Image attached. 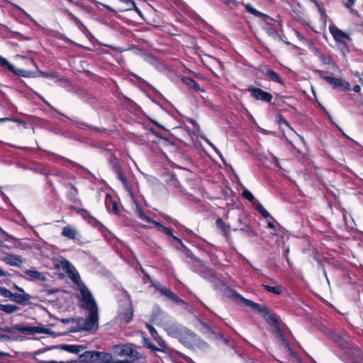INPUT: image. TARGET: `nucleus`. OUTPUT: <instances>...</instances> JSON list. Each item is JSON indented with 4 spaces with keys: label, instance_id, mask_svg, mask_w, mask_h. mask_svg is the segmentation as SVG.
Returning <instances> with one entry per match:
<instances>
[{
    "label": "nucleus",
    "instance_id": "f257e3e1",
    "mask_svg": "<svg viewBox=\"0 0 363 363\" xmlns=\"http://www.w3.org/2000/svg\"><path fill=\"white\" fill-rule=\"evenodd\" d=\"M230 296L236 301H241L247 306H250L257 313H261L265 321L274 328L275 337L281 341L285 337L283 331L281 330L279 322L276 315L271 312L269 308L264 305H260L251 300L247 299L242 296L235 290L231 289L230 291Z\"/></svg>",
    "mask_w": 363,
    "mask_h": 363
},
{
    "label": "nucleus",
    "instance_id": "f03ea898",
    "mask_svg": "<svg viewBox=\"0 0 363 363\" xmlns=\"http://www.w3.org/2000/svg\"><path fill=\"white\" fill-rule=\"evenodd\" d=\"M81 298V307L89 311V315L83 324L79 326L81 331H90L96 330L99 325V308L92 294L85 286L79 289Z\"/></svg>",
    "mask_w": 363,
    "mask_h": 363
},
{
    "label": "nucleus",
    "instance_id": "7ed1b4c3",
    "mask_svg": "<svg viewBox=\"0 0 363 363\" xmlns=\"http://www.w3.org/2000/svg\"><path fill=\"white\" fill-rule=\"evenodd\" d=\"M137 213L139 218L147 223H152L157 228V231L164 233L167 237V241L174 245L176 248L179 250L186 248L182 240L179 238L173 235L174 230L172 228L165 227L160 222L153 220L148 216L145 215L142 209H139Z\"/></svg>",
    "mask_w": 363,
    "mask_h": 363
},
{
    "label": "nucleus",
    "instance_id": "20e7f679",
    "mask_svg": "<svg viewBox=\"0 0 363 363\" xmlns=\"http://www.w3.org/2000/svg\"><path fill=\"white\" fill-rule=\"evenodd\" d=\"M199 330L208 338L220 341L225 345L231 349L235 348V342L232 339L224 337L221 333L215 330L207 323L201 320L199 323Z\"/></svg>",
    "mask_w": 363,
    "mask_h": 363
},
{
    "label": "nucleus",
    "instance_id": "39448f33",
    "mask_svg": "<svg viewBox=\"0 0 363 363\" xmlns=\"http://www.w3.org/2000/svg\"><path fill=\"white\" fill-rule=\"evenodd\" d=\"M4 332H7L10 334L9 336H8L9 338H13L15 339L16 337V333L20 332L25 335H34L37 333H43V334H48L49 333V329L45 328L43 327H39V326H27V325H23L20 324L14 325L12 327H6L3 329H1Z\"/></svg>",
    "mask_w": 363,
    "mask_h": 363
},
{
    "label": "nucleus",
    "instance_id": "423d86ee",
    "mask_svg": "<svg viewBox=\"0 0 363 363\" xmlns=\"http://www.w3.org/2000/svg\"><path fill=\"white\" fill-rule=\"evenodd\" d=\"M145 284L150 283L156 291H159L161 295L167 297L175 303H184V301L175 294L170 289L164 287L160 281L152 279L150 274H145L143 279Z\"/></svg>",
    "mask_w": 363,
    "mask_h": 363
},
{
    "label": "nucleus",
    "instance_id": "0eeeda50",
    "mask_svg": "<svg viewBox=\"0 0 363 363\" xmlns=\"http://www.w3.org/2000/svg\"><path fill=\"white\" fill-rule=\"evenodd\" d=\"M318 77L325 80L331 87L338 91H347L351 90L350 84L340 77H335L325 75L324 71L315 69L314 71Z\"/></svg>",
    "mask_w": 363,
    "mask_h": 363
},
{
    "label": "nucleus",
    "instance_id": "6e6552de",
    "mask_svg": "<svg viewBox=\"0 0 363 363\" xmlns=\"http://www.w3.org/2000/svg\"><path fill=\"white\" fill-rule=\"evenodd\" d=\"M137 346L133 343H127L116 346L118 354L121 357H129L132 361H137L143 358V355L136 350Z\"/></svg>",
    "mask_w": 363,
    "mask_h": 363
},
{
    "label": "nucleus",
    "instance_id": "1a4fd4ad",
    "mask_svg": "<svg viewBox=\"0 0 363 363\" xmlns=\"http://www.w3.org/2000/svg\"><path fill=\"white\" fill-rule=\"evenodd\" d=\"M328 29L337 44L342 45L344 47L348 48L347 41H350L351 38L347 33H345L335 25H330Z\"/></svg>",
    "mask_w": 363,
    "mask_h": 363
},
{
    "label": "nucleus",
    "instance_id": "9d476101",
    "mask_svg": "<svg viewBox=\"0 0 363 363\" xmlns=\"http://www.w3.org/2000/svg\"><path fill=\"white\" fill-rule=\"evenodd\" d=\"M247 91L250 94L251 97L257 101L270 103L273 99V96L271 93L265 91L260 88L255 87L253 85H250L247 88Z\"/></svg>",
    "mask_w": 363,
    "mask_h": 363
},
{
    "label": "nucleus",
    "instance_id": "9b49d317",
    "mask_svg": "<svg viewBox=\"0 0 363 363\" xmlns=\"http://www.w3.org/2000/svg\"><path fill=\"white\" fill-rule=\"evenodd\" d=\"M318 57L322 65H328V68L334 72H340L338 65L330 55L319 52Z\"/></svg>",
    "mask_w": 363,
    "mask_h": 363
},
{
    "label": "nucleus",
    "instance_id": "f8f14e48",
    "mask_svg": "<svg viewBox=\"0 0 363 363\" xmlns=\"http://www.w3.org/2000/svg\"><path fill=\"white\" fill-rule=\"evenodd\" d=\"M179 340L186 347H191L196 340V335L189 330H186L179 335Z\"/></svg>",
    "mask_w": 363,
    "mask_h": 363
},
{
    "label": "nucleus",
    "instance_id": "ddd939ff",
    "mask_svg": "<svg viewBox=\"0 0 363 363\" xmlns=\"http://www.w3.org/2000/svg\"><path fill=\"white\" fill-rule=\"evenodd\" d=\"M113 355L109 352L95 351L94 363H113Z\"/></svg>",
    "mask_w": 363,
    "mask_h": 363
},
{
    "label": "nucleus",
    "instance_id": "4468645a",
    "mask_svg": "<svg viewBox=\"0 0 363 363\" xmlns=\"http://www.w3.org/2000/svg\"><path fill=\"white\" fill-rule=\"evenodd\" d=\"M71 208L73 209V211H74L77 214L80 215L84 219L86 220L91 225L99 223V220L92 216L87 210L74 206L71 207Z\"/></svg>",
    "mask_w": 363,
    "mask_h": 363
},
{
    "label": "nucleus",
    "instance_id": "2eb2a0df",
    "mask_svg": "<svg viewBox=\"0 0 363 363\" xmlns=\"http://www.w3.org/2000/svg\"><path fill=\"white\" fill-rule=\"evenodd\" d=\"M30 298L31 296L27 293H24V294L13 293L10 300L16 303L25 306L29 302Z\"/></svg>",
    "mask_w": 363,
    "mask_h": 363
},
{
    "label": "nucleus",
    "instance_id": "dca6fc26",
    "mask_svg": "<svg viewBox=\"0 0 363 363\" xmlns=\"http://www.w3.org/2000/svg\"><path fill=\"white\" fill-rule=\"evenodd\" d=\"M106 207L109 212L116 215L120 213L118 204L116 201L113 200L110 195H106L105 200Z\"/></svg>",
    "mask_w": 363,
    "mask_h": 363
},
{
    "label": "nucleus",
    "instance_id": "f3484780",
    "mask_svg": "<svg viewBox=\"0 0 363 363\" xmlns=\"http://www.w3.org/2000/svg\"><path fill=\"white\" fill-rule=\"evenodd\" d=\"M182 81L190 90H193L194 91H197V92L198 91H201V92L205 91V89H201L198 82L191 77H184L182 78Z\"/></svg>",
    "mask_w": 363,
    "mask_h": 363
},
{
    "label": "nucleus",
    "instance_id": "a211bd4d",
    "mask_svg": "<svg viewBox=\"0 0 363 363\" xmlns=\"http://www.w3.org/2000/svg\"><path fill=\"white\" fill-rule=\"evenodd\" d=\"M265 77L269 81L277 82L281 85H284V80L279 74L271 68H267L264 73Z\"/></svg>",
    "mask_w": 363,
    "mask_h": 363
},
{
    "label": "nucleus",
    "instance_id": "6ab92c4d",
    "mask_svg": "<svg viewBox=\"0 0 363 363\" xmlns=\"http://www.w3.org/2000/svg\"><path fill=\"white\" fill-rule=\"evenodd\" d=\"M330 338L342 350H346L350 346L349 342L338 334L333 333Z\"/></svg>",
    "mask_w": 363,
    "mask_h": 363
},
{
    "label": "nucleus",
    "instance_id": "aec40b11",
    "mask_svg": "<svg viewBox=\"0 0 363 363\" xmlns=\"http://www.w3.org/2000/svg\"><path fill=\"white\" fill-rule=\"evenodd\" d=\"M4 262L7 264L13 267H21L23 263V261L19 256L12 254H9L5 257L4 258Z\"/></svg>",
    "mask_w": 363,
    "mask_h": 363
},
{
    "label": "nucleus",
    "instance_id": "412c9836",
    "mask_svg": "<svg viewBox=\"0 0 363 363\" xmlns=\"http://www.w3.org/2000/svg\"><path fill=\"white\" fill-rule=\"evenodd\" d=\"M133 306L129 303L128 307L121 314V319L125 323H129L133 318Z\"/></svg>",
    "mask_w": 363,
    "mask_h": 363
},
{
    "label": "nucleus",
    "instance_id": "4be33fe9",
    "mask_svg": "<svg viewBox=\"0 0 363 363\" xmlns=\"http://www.w3.org/2000/svg\"><path fill=\"white\" fill-rule=\"evenodd\" d=\"M245 11L255 16L265 20L266 18H270L267 14L263 13L256 9H255L250 4H246L244 5Z\"/></svg>",
    "mask_w": 363,
    "mask_h": 363
},
{
    "label": "nucleus",
    "instance_id": "5701e85b",
    "mask_svg": "<svg viewBox=\"0 0 363 363\" xmlns=\"http://www.w3.org/2000/svg\"><path fill=\"white\" fill-rule=\"evenodd\" d=\"M95 351H85L79 354V359L81 362L94 363Z\"/></svg>",
    "mask_w": 363,
    "mask_h": 363
},
{
    "label": "nucleus",
    "instance_id": "b1692460",
    "mask_svg": "<svg viewBox=\"0 0 363 363\" xmlns=\"http://www.w3.org/2000/svg\"><path fill=\"white\" fill-rule=\"evenodd\" d=\"M61 348L62 350L70 353L79 354L84 347L82 345H62Z\"/></svg>",
    "mask_w": 363,
    "mask_h": 363
},
{
    "label": "nucleus",
    "instance_id": "393cba45",
    "mask_svg": "<svg viewBox=\"0 0 363 363\" xmlns=\"http://www.w3.org/2000/svg\"><path fill=\"white\" fill-rule=\"evenodd\" d=\"M261 287L262 289H264L266 291L272 293L276 295H280L283 292L282 286H281V285H279V284L274 286H269V285H266V284H262Z\"/></svg>",
    "mask_w": 363,
    "mask_h": 363
},
{
    "label": "nucleus",
    "instance_id": "a878e982",
    "mask_svg": "<svg viewBox=\"0 0 363 363\" xmlns=\"http://www.w3.org/2000/svg\"><path fill=\"white\" fill-rule=\"evenodd\" d=\"M20 308L13 304H0V311L7 314L13 313L18 311Z\"/></svg>",
    "mask_w": 363,
    "mask_h": 363
},
{
    "label": "nucleus",
    "instance_id": "bb28decb",
    "mask_svg": "<svg viewBox=\"0 0 363 363\" xmlns=\"http://www.w3.org/2000/svg\"><path fill=\"white\" fill-rule=\"evenodd\" d=\"M25 273L27 275L30 276V277H32L36 280H40V281H45L46 280L45 276L43 273H41L38 271L28 269L25 272Z\"/></svg>",
    "mask_w": 363,
    "mask_h": 363
},
{
    "label": "nucleus",
    "instance_id": "cd10ccee",
    "mask_svg": "<svg viewBox=\"0 0 363 363\" xmlns=\"http://www.w3.org/2000/svg\"><path fill=\"white\" fill-rule=\"evenodd\" d=\"M61 235L63 237L74 240L76 238L77 232L69 226H65L63 228Z\"/></svg>",
    "mask_w": 363,
    "mask_h": 363
},
{
    "label": "nucleus",
    "instance_id": "c85d7f7f",
    "mask_svg": "<svg viewBox=\"0 0 363 363\" xmlns=\"http://www.w3.org/2000/svg\"><path fill=\"white\" fill-rule=\"evenodd\" d=\"M0 66L3 68H6L9 71H10L13 73H15V74L17 73L15 67L13 65L10 64L6 58L1 57V55H0Z\"/></svg>",
    "mask_w": 363,
    "mask_h": 363
},
{
    "label": "nucleus",
    "instance_id": "c756f323",
    "mask_svg": "<svg viewBox=\"0 0 363 363\" xmlns=\"http://www.w3.org/2000/svg\"><path fill=\"white\" fill-rule=\"evenodd\" d=\"M255 206V209L264 218H270L274 220V218L270 215V213L264 208V206L258 201Z\"/></svg>",
    "mask_w": 363,
    "mask_h": 363
},
{
    "label": "nucleus",
    "instance_id": "7c9ffc66",
    "mask_svg": "<svg viewBox=\"0 0 363 363\" xmlns=\"http://www.w3.org/2000/svg\"><path fill=\"white\" fill-rule=\"evenodd\" d=\"M150 133L151 134H152L153 135H155V137H157V138L164 140V143H166V144L170 143L167 133H160V132H158V131H157V130H154L152 128L150 129Z\"/></svg>",
    "mask_w": 363,
    "mask_h": 363
},
{
    "label": "nucleus",
    "instance_id": "2f4dec72",
    "mask_svg": "<svg viewBox=\"0 0 363 363\" xmlns=\"http://www.w3.org/2000/svg\"><path fill=\"white\" fill-rule=\"evenodd\" d=\"M217 228L220 230L225 235L228 234V227L225 225L221 218H218L216 220Z\"/></svg>",
    "mask_w": 363,
    "mask_h": 363
},
{
    "label": "nucleus",
    "instance_id": "473e14b6",
    "mask_svg": "<svg viewBox=\"0 0 363 363\" xmlns=\"http://www.w3.org/2000/svg\"><path fill=\"white\" fill-rule=\"evenodd\" d=\"M242 196L243 198L248 200L253 205H255L258 202V201L255 199L252 194L247 189H244L242 191Z\"/></svg>",
    "mask_w": 363,
    "mask_h": 363
},
{
    "label": "nucleus",
    "instance_id": "72a5a7b5",
    "mask_svg": "<svg viewBox=\"0 0 363 363\" xmlns=\"http://www.w3.org/2000/svg\"><path fill=\"white\" fill-rule=\"evenodd\" d=\"M277 123L279 125V126L280 128H281V126L284 125H285L286 128H288L290 130H291L292 132H294V133H296L294 129L292 128V127L290 125L289 121L281 115V114H279V116H278V120H277Z\"/></svg>",
    "mask_w": 363,
    "mask_h": 363
},
{
    "label": "nucleus",
    "instance_id": "f704fd0d",
    "mask_svg": "<svg viewBox=\"0 0 363 363\" xmlns=\"http://www.w3.org/2000/svg\"><path fill=\"white\" fill-rule=\"evenodd\" d=\"M109 163L111 165L113 171H116L121 168L118 159L116 157L115 154L112 153L109 160Z\"/></svg>",
    "mask_w": 363,
    "mask_h": 363
},
{
    "label": "nucleus",
    "instance_id": "c9c22d12",
    "mask_svg": "<svg viewBox=\"0 0 363 363\" xmlns=\"http://www.w3.org/2000/svg\"><path fill=\"white\" fill-rule=\"evenodd\" d=\"M8 121H13L15 123H17L19 125H23L26 128V123L21 119L19 118H15L12 117H5V118H0V123L8 122Z\"/></svg>",
    "mask_w": 363,
    "mask_h": 363
},
{
    "label": "nucleus",
    "instance_id": "e433bc0d",
    "mask_svg": "<svg viewBox=\"0 0 363 363\" xmlns=\"http://www.w3.org/2000/svg\"><path fill=\"white\" fill-rule=\"evenodd\" d=\"M77 124L79 126V127H83V128H85L86 129H88V130H93V131H95L96 133H101L103 131L105 130V129H101L100 128H98V127H95V126H92V125H89L85 123H83V122H79V123H77Z\"/></svg>",
    "mask_w": 363,
    "mask_h": 363
},
{
    "label": "nucleus",
    "instance_id": "4c0bfd02",
    "mask_svg": "<svg viewBox=\"0 0 363 363\" xmlns=\"http://www.w3.org/2000/svg\"><path fill=\"white\" fill-rule=\"evenodd\" d=\"M144 346L152 351H158L159 349L146 337H143Z\"/></svg>",
    "mask_w": 363,
    "mask_h": 363
},
{
    "label": "nucleus",
    "instance_id": "58836bf2",
    "mask_svg": "<svg viewBox=\"0 0 363 363\" xmlns=\"http://www.w3.org/2000/svg\"><path fill=\"white\" fill-rule=\"evenodd\" d=\"M114 173L116 174L117 179H119L123 184H127V179L122 171V168L114 171Z\"/></svg>",
    "mask_w": 363,
    "mask_h": 363
},
{
    "label": "nucleus",
    "instance_id": "ea45409f",
    "mask_svg": "<svg viewBox=\"0 0 363 363\" xmlns=\"http://www.w3.org/2000/svg\"><path fill=\"white\" fill-rule=\"evenodd\" d=\"M13 292H11L10 290L3 287L0 286V295L5 298H9L11 299Z\"/></svg>",
    "mask_w": 363,
    "mask_h": 363
},
{
    "label": "nucleus",
    "instance_id": "a19ab883",
    "mask_svg": "<svg viewBox=\"0 0 363 363\" xmlns=\"http://www.w3.org/2000/svg\"><path fill=\"white\" fill-rule=\"evenodd\" d=\"M147 328L150 332V334L151 335V336L155 339V340H157V338L159 337V335H158V333L156 330V329L151 325L150 324H147Z\"/></svg>",
    "mask_w": 363,
    "mask_h": 363
},
{
    "label": "nucleus",
    "instance_id": "79ce46f5",
    "mask_svg": "<svg viewBox=\"0 0 363 363\" xmlns=\"http://www.w3.org/2000/svg\"><path fill=\"white\" fill-rule=\"evenodd\" d=\"M65 12H66V13H67V15L68 18H69L71 21H72L73 22H74V23H75L76 25H79V24L82 23H81V21H80V20H79V19L76 16H74V15L71 11H69L67 10Z\"/></svg>",
    "mask_w": 363,
    "mask_h": 363
},
{
    "label": "nucleus",
    "instance_id": "37998d69",
    "mask_svg": "<svg viewBox=\"0 0 363 363\" xmlns=\"http://www.w3.org/2000/svg\"><path fill=\"white\" fill-rule=\"evenodd\" d=\"M240 230L245 232L250 236L257 235L256 233L252 229V228L247 225H246L245 228H240Z\"/></svg>",
    "mask_w": 363,
    "mask_h": 363
},
{
    "label": "nucleus",
    "instance_id": "c03bdc74",
    "mask_svg": "<svg viewBox=\"0 0 363 363\" xmlns=\"http://www.w3.org/2000/svg\"><path fill=\"white\" fill-rule=\"evenodd\" d=\"M121 2L124 3L127 6L125 10H131L133 7H135V2L133 0H119Z\"/></svg>",
    "mask_w": 363,
    "mask_h": 363
},
{
    "label": "nucleus",
    "instance_id": "a18cd8bd",
    "mask_svg": "<svg viewBox=\"0 0 363 363\" xmlns=\"http://www.w3.org/2000/svg\"><path fill=\"white\" fill-rule=\"evenodd\" d=\"M283 346L291 353V354H294V351L293 350L291 349V346H290V344H289V342L288 341V340L284 337L283 340H281L280 341Z\"/></svg>",
    "mask_w": 363,
    "mask_h": 363
},
{
    "label": "nucleus",
    "instance_id": "49530a36",
    "mask_svg": "<svg viewBox=\"0 0 363 363\" xmlns=\"http://www.w3.org/2000/svg\"><path fill=\"white\" fill-rule=\"evenodd\" d=\"M355 3V0H343L342 4L345 6V8L348 9H351V11L353 12V9H352V7L354 6Z\"/></svg>",
    "mask_w": 363,
    "mask_h": 363
},
{
    "label": "nucleus",
    "instance_id": "de8ad7c7",
    "mask_svg": "<svg viewBox=\"0 0 363 363\" xmlns=\"http://www.w3.org/2000/svg\"><path fill=\"white\" fill-rule=\"evenodd\" d=\"M347 363H363V353L359 354L354 359Z\"/></svg>",
    "mask_w": 363,
    "mask_h": 363
},
{
    "label": "nucleus",
    "instance_id": "09e8293b",
    "mask_svg": "<svg viewBox=\"0 0 363 363\" xmlns=\"http://www.w3.org/2000/svg\"><path fill=\"white\" fill-rule=\"evenodd\" d=\"M40 75L43 77L48 78V79H54L57 77V74L55 73H50V72H41Z\"/></svg>",
    "mask_w": 363,
    "mask_h": 363
},
{
    "label": "nucleus",
    "instance_id": "8fccbe9b",
    "mask_svg": "<svg viewBox=\"0 0 363 363\" xmlns=\"http://www.w3.org/2000/svg\"><path fill=\"white\" fill-rule=\"evenodd\" d=\"M315 259L318 261L319 267L321 268V269H322L325 277H327L326 270H325L324 264H323V263L322 262V259H319L318 256H315Z\"/></svg>",
    "mask_w": 363,
    "mask_h": 363
},
{
    "label": "nucleus",
    "instance_id": "3c124183",
    "mask_svg": "<svg viewBox=\"0 0 363 363\" xmlns=\"http://www.w3.org/2000/svg\"><path fill=\"white\" fill-rule=\"evenodd\" d=\"M186 121L190 123L191 124L193 125L194 128L196 130H200V126L199 125V123L196 122V121H195L194 119H192L191 118H189L186 119Z\"/></svg>",
    "mask_w": 363,
    "mask_h": 363
},
{
    "label": "nucleus",
    "instance_id": "603ef678",
    "mask_svg": "<svg viewBox=\"0 0 363 363\" xmlns=\"http://www.w3.org/2000/svg\"><path fill=\"white\" fill-rule=\"evenodd\" d=\"M52 175H54L55 177H56L57 178V181L59 182H62V181H64L65 179V176L62 172H56L55 174H52Z\"/></svg>",
    "mask_w": 363,
    "mask_h": 363
},
{
    "label": "nucleus",
    "instance_id": "864d4df0",
    "mask_svg": "<svg viewBox=\"0 0 363 363\" xmlns=\"http://www.w3.org/2000/svg\"><path fill=\"white\" fill-rule=\"evenodd\" d=\"M316 7L318 8V11L320 12V13L321 14L322 16H326L325 9L323 7V4L320 3V4H318V6H316Z\"/></svg>",
    "mask_w": 363,
    "mask_h": 363
},
{
    "label": "nucleus",
    "instance_id": "5fc2aeb1",
    "mask_svg": "<svg viewBox=\"0 0 363 363\" xmlns=\"http://www.w3.org/2000/svg\"><path fill=\"white\" fill-rule=\"evenodd\" d=\"M226 6H230V4H234L235 6H238V2L235 0H221Z\"/></svg>",
    "mask_w": 363,
    "mask_h": 363
},
{
    "label": "nucleus",
    "instance_id": "6e6d98bb",
    "mask_svg": "<svg viewBox=\"0 0 363 363\" xmlns=\"http://www.w3.org/2000/svg\"><path fill=\"white\" fill-rule=\"evenodd\" d=\"M123 295L125 296V297L126 298V299L129 301V303H131V296L130 294L128 292V291H126L125 289H123Z\"/></svg>",
    "mask_w": 363,
    "mask_h": 363
},
{
    "label": "nucleus",
    "instance_id": "4d7b16f0",
    "mask_svg": "<svg viewBox=\"0 0 363 363\" xmlns=\"http://www.w3.org/2000/svg\"><path fill=\"white\" fill-rule=\"evenodd\" d=\"M67 1L71 4L79 6L82 4V1L83 0H67Z\"/></svg>",
    "mask_w": 363,
    "mask_h": 363
},
{
    "label": "nucleus",
    "instance_id": "13d9d810",
    "mask_svg": "<svg viewBox=\"0 0 363 363\" xmlns=\"http://www.w3.org/2000/svg\"><path fill=\"white\" fill-rule=\"evenodd\" d=\"M352 90L356 93H359L361 90V87L359 85L357 84L353 86Z\"/></svg>",
    "mask_w": 363,
    "mask_h": 363
},
{
    "label": "nucleus",
    "instance_id": "bf43d9fd",
    "mask_svg": "<svg viewBox=\"0 0 363 363\" xmlns=\"http://www.w3.org/2000/svg\"><path fill=\"white\" fill-rule=\"evenodd\" d=\"M72 189L73 191L71 192V194L73 196H76L78 194V190H77V187L74 186V185H72Z\"/></svg>",
    "mask_w": 363,
    "mask_h": 363
},
{
    "label": "nucleus",
    "instance_id": "052dcab7",
    "mask_svg": "<svg viewBox=\"0 0 363 363\" xmlns=\"http://www.w3.org/2000/svg\"><path fill=\"white\" fill-rule=\"evenodd\" d=\"M14 287H15V289H16L17 291H18L19 292H21V294H24V293H26L23 288L19 287V286H16V285H15V286H14Z\"/></svg>",
    "mask_w": 363,
    "mask_h": 363
},
{
    "label": "nucleus",
    "instance_id": "680f3d73",
    "mask_svg": "<svg viewBox=\"0 0 363 363\" xmlns=\"http://www.w3.org/2000/svg\"><path fill=\"white\" fill-rule=\"evenodd\" d=\"M73 320H74L73 318H66V319H62V322L64 323H69L70 322H72Z\"/></svg>",
    "mask_w": 363,
    "mask_h": 363
},
{
    "label": "nucleus",
    "instance_id": "e2e57ef3",
    "mask_svg": "<svg viewBox=\"0 0 363 363\" xmlns=\"http://www.w3.org/2000/svg\"><path fill=\"white\" fill-rule=\"evenodd\" d=\"M8 275V272L2 270L0 268V277H6Z\"/></svg>",
    "mask_w": 363,
    "mask_h": 363
},
{
    "label": "nucleus",
    "instance_id": "0e129e2a",
    "mask_svg": "<svg viewBox=\"0 0 363 363\" xmlns=\"http://www.w3.org/2000/svg\"><path fill=\"white\" fill-rule=\"evenodd\" d=\"M267 228H270V229H274L275 228V225L272 222H268L267 223Z\"/></svg>",
    "mask_w": 363,
    "mask_h": 363
},
{
    "label": "nucleus",
    "instance_id": "69168bd1",
    "mask_svg": "<svg viewBox=\"0 0 363 363\" xmlns=\"http://www.w3.org/2000/svg\"><path fill=\"white\" fill-rule=\"evenodd\" d=\"M286 262H287L288 265H289L291 268H292L293 263H292V262L291 261L290 258H289V257L286 258Z\"/></svg>",
    "mask_w": 363,
    "mask_h": 363
},
{
    "label": "nucleus",
    "instance_id": "338daca9",
    "mask_svg": "<svg viewBox=\"0 0 363 363\" xmlns=\"http://www.w3.org/2000/svg\"><path fill=\"white\" fill-rule=\"evenodd\" d=\"M289 248H287V249H286V250L284 252V256L285 257V259L289 257Z\"/></svg>",
    "mask_w": 363,
    "mask_h": 363
},
{
    "label": "nucleus",
    "instance_id": "774afa93",
    "mask_svg": "<svg viewBox=\"0 0 363 363\" xmlns=\"http://www.w3.org/2000/svg\"><path fill=\"white\" fill-rule=\"evenodd\" d=\"M48 184L50 185V186L51 188H53V187H54V185H53V183H52V180H50V179H48Z\"/></svg>",
    "mask_w": 363,
    "mask_h": 363
}]
</instances>
